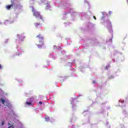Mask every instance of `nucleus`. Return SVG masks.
I'll return each mask as SVG.
<instances>
[{
  "label": "nucleus",
  "instance_id": "6",
  "mask_svg": "<svg viewBox=\"0 0 128 128\" xmlns=\"http://www.w3.org/2000/svg\"><path fill=\"white\" fill-rule=\"evenodd\" d=\"M14 6V4H11L10 5H8L6 6V10H10L12 8V7Z\"/></svg>",
  "mask_w": 128,
  "mask_h": 128
},
{
  "label": "nucleus",
  "instance_id": "2",
  "mask_svg": "<svg viewBox=\"0 0 128 128\" xmlns=\"http://www.w3.org/2000/svg\"><path fill=\"white\" fill-rule=\"evenodd\" d=\"M32 12H33L34 16H35L36 18H40V20H42V16L40 15L39 12L36 11L34 8H32Z\"/></svg>",
  "mask_w": 128,
  "mask_h": 128
},
{
  "label": "nucleus",
  "instance_id": "5",
  "mask_svg": "<svg viewBox=\"0 0 128 128\" xmlns=\"http://www.w3.org/2000/svg\"><path fill=\"white\" fill-rule=\"evenodd\" d=\"M8 126H9L8 128H14V123L10 122L8 123Z\"/></svg>",
  "mask_w": 128,
  "mask_h": 128
},
{
  "label": "nucleus",
  "instance_id": "8",
  "mask_svg": "<svg viewBox=\"0 0 128 128\" xmlns=\"http://www.w3.org/2000/svg\"><path fill=\"white\" fill-rule=\"evenodd\" d=\"M26 104H27V106H32V102H26Z\"/></svg>",
  "mask_w": 128,
  "mask_h": 128
},
{
  "label": "nucleus",
  "instance_id": "14",
  "mask_svg": "<svg viewBox=\"0 0 128 128\" xmlns=\"http://www.w3.org/2000/svg\"><path fill=\"white\" fill-rule=\"evenodd\" d=\"M94 20H96V18L95 16H94Z\"/></svg>",
  "mask_w": 128,
  "mask_h": 128
},
{
  "label": "nucleus",
  "instance_id": "4",
  "mask_svg": "<svg viewBox=\"0 0 128 128\" xmlns=\"http://www.w3.org/2000/svg\"><path fill=\"white\" fill-rule=\"evenodd\" d=\"M107 28L108 30H112V22H108L107 24Z\"/></svg>",
  "mask_w": 128,
  "mask_h": 128
},
{
  "label": "nucleus",
  "instance_id": "9",
  "mask_svg": "<svg viewBox=\"0 0 128 128\" xmlns=\"http://www.w3.org/2000/svg\"><path fill=\"white\" fill-rule=\"evenodd\" d=\"M45 120L46 122H48V120H50V117L46 116L45 117Z\"/></svg>",
  "mask_w": 128,
  "mask_h": 128
},
{
  "label": "nucleus",
  "instance_id": "13",
  "mask_svg": "<svg viewBox=\"0 0 128 128\" xmlns=\"http://www.w3.org/2000/svg\"><path fill=\"white\" fill-rule=\"evenodd\" d=\"M108 66H106V70H108Z\"/></svg>",
  "mask_w": 128,
  "mask_h": 128
},
{
  "label": "nucleus",
  "instance_id": "10",
  "mask_svg": "<svg viewBox=\"0 0 128 128\" xmlns=\"http://www.w3.org/2000/svg\"><path fill=\"white\" fill-rule=\"evenodd\" d=\"M119 102H120V104H124V100H119Z\"/></svg>",
  "mask_w": 128,
  "mask_h": 128
},
{
  "label": "nucleus",
  "instance_id": "16",
  "mask_svg": "<svg viewBox=\"0 0 128 128\" xmlns=\"http://www.w3.org/2000/svg\"><path fill=\"white\" fill-rule=\"evenodd\" d=\"M92 82L93 84H94L96 82V81H94Z\"/></svg>",
  "mask_w": 128,
  "mask_h": 128
},
{
  "label": "nucleus",
  "instance_id": "15",
  "mask_svg": "<svg viewBox=\"0 0 128 128\" xmlns=\"http://www.w3.org/2000/svg\"><path fill=\"white\" fill-rule=\"evenodd\" d=\"M0 70H2V65L0 64Z\"/></svg>",
  "mask_w": 128,
  "mask_h": 128
},
{
  "label": "nucleus",
  "instance_id": "12",
  "mask_svg": "<svg viewBox=\"0 0 128 128\" xmlns=\"http://www.w3.org/2000/svg\"><path fill=\"white\" fill-rule=\"evenodd\" d=\"M4 122H2V126H4Z\"/></svg>",
  "mask_w": 128,
  "mask_h": 128
},
{
  "label": "nucleus",
  "instance_id": "7",
  "mask_svg": "<svg viewBox=\"0 0 128 128\" xmlns=\"http://www.w3.org/2000/svg\"><path fill=\"white\" fill-rule=\"evenodd\" d=\"M34 26H35V28H38V26H42L40 25V24L36 22L34 23Z\"/></svg>",
  "mask_w": 128,
  "mask_h": 128
},
{
  "label": "nucleus",
  "instance_id": "1",
  "mask_svg": "<svg viewBox=\"0 0 128 128\" xmlns=\"http://www.w3.org/2000/svg\"><path fill=\"white\" fill-rule=\"evenodd\" d=\"M36 38L38 40L40 44H37L38 48H42L44 46V36L42 35L39 34L36 36Z\"/></svg>",
  "mask_w": 128,
  "mask_h": 128
},
{
  "label": "nucleus",
  "instance_id": "11",
  "mask_svg": "<svg viewBox=\"0 0 128 128\" xmlns=\"http://www.w3.org/2000/svg\"><path fill=\"white\" fill-rule=\"evenodd\" d=\"M38 104H42V102H38Z\"/></svg>",
  "mask_w": 128,
  "mask_h": 128
},
{
  "label": "nucleus",
  "instance_id": "3",
  "mask_svg": "<svg viewBox=\"0 0 128 128\" xmlns=\"http://www.w3.org/2000/svg\"><path fill=\"white\" fill-rule=\"evenodd\" d=\"M1 102L3 104L6 106H8V108H10L12 106V105L10 103V101H6L4 100L2 98Z\"/></svg>",
  "mask_w": 128,
  "mask_h": 128
}]
</instances>
